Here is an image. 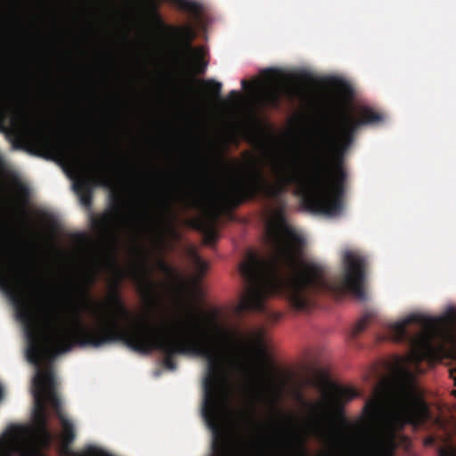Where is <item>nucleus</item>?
<instances>
[{"label": "nucleus", "instance_id": "f3484780", "mask_svg": "<svg viewBox=\"0 0 456 456\" xmlns=\"http://www.w3.org/2000/svg\"><path fill=\"white\" fill-rule=\"evenodd\" d=\"M192 226L203 234L204 243L212 246L218 239V232L216 227V217L198 218L191 222Z\"/></svg>", "mask_w": 456, "mask_h": 456}, {"label": "nucleus", "instance_id": "7ed1b4c3", "mask_svg": "<svg viewBox=\"0 0 456 456\" xmlns=\"http://www.w3.org/2000/svg\"><path fill=\"white\" fill-rule=\"evenodd\" d=\"M212 334L203 331L196 322H186L190 331L172 334L167 327L152 324L137 326L133 331L121 330L117 322L80 338L82 344L101 347L115 342H122L130 349L148 354L156 350L163 355L164 366L176 369L177 354H193L207 360V371L203 379L204 398L202 416L213 435L212 449L216 456H232L231 444L220 426L221 385L228 352L233 347L228 330L214 318H208Z\"/></svg>", "mask_w": 456, "mask_h": 456}, {"label": "nucleus", "instance_id": "5701e85b", "mask_svg": "<svg viewBox=\"0 0 456 456\" xmlns=\"http://www.w3.org/2000/svg\"><path fill=\"white\" fill-rule=\"evenodd\" d=\"M257 381L261 388L271 381L270 373L263 363H260L256 368ZM259 395H263L262 389L259 391Z\"/></svg>", "mask_w": 456, "mask_h": 456}, {"label": "nucleus", "instance_id": "bb28decb", "mask_svg": "<svg viewBox=\"0 0 456 456\" xmlns=\"http://www.w3.org/2000/svg\"><path fill=\"white\" fill-rule=\"evenodd\" d=\"M193 261L200 274H204L208 270V264L197 254L193 253Z\"/></svg>", "mask_w": 456, "mask_h": 456}, {"label": "nucleus", "instance_id": "6ab92c4d", "mask_svg": "<svg viewBox=\"0 0 456 456\" xmlns=\"http://www.w3.org/2000/svg\"><path fill=\"white\" fill-rule=\"evenodd\" d=\"M13 184L18 200L22 206H26L28 203L30 197V191L28 186L18 180L14 181Z\"/></svg>", "mask_w": 456, "mask_h": 456}, {"label": "nucleus", "instance_id": "c756f323", "mask_svg": "<svg viewBox=\"0 0 456 456\" xmlns=\"http://www.w3.org/2000/svg\"><path fill=\"white\" fill-rule=\"evenodd\" d=\"M298 77L300 80H302L304 82H307V83L314 82V77L310 73H307V72L301 73Z\"/></svg>", "mask_w": 456, "mask_h": 456}, {"label": "nucleus", "instance_id": "20e7f679", "mask_svg": "<svg viewBox=\"0 0 456 456\" xmlns=\"http://www.w3.org/2000/svg\"><path fill=\"white\" fill-rule=\"evenodd\" d=\"M38 285L30 275L28 265L7 258L5 252L0 250V289L12 302L18 320L22 323L27 339V357L36 366L33 378L34 419L38 433L49 444L53 434L48 428L46 404L53 407L51 395L61 400L56 393V380L53 361L58 355L51 344L45 345L39 321L32 310L29 299L24 289L25 285Z\"/></svg>", "mask_w": 456, "mask_h": 456}, {"label": "nucleus", "instance_id": "ea45409f", "mask_svg": "<svg viewBox=\"0 0 456 456\" xmlns=\"http://www.w3.org/2000/svg\"><path fill=\"white\" fill-rule=\"evenodd\" d=\"M434 442H435V441H434V439H433V438H428V439L426 440V444H427V445H431V444H434Z\"/></svg>", "mask_w": 456, "mask_h": 456}, {"label": "nucleus", "instance_id": "72a5a7b5", "mask_svg": "<svg viewBox=\"0 0 456 456\" xmlns=\"http://www.w3.org/2000/svg\"><path fill=\"white\" fill-rule=\"evenodd\" d=\"M229 97L232 99V101L236 102L240 98V94L238 91H236V90H232V91L230 92Z\"/></svg>", "mask_w": 456, "mask_h": 456}, {"label": "nucleus", "instance_id": "2eb2a0df", "mask_svg": "<svg viewBox=\"0 0 456 456\" xmlns=\"http://www.w3.org/2000/svg\"><path fill=\"white\" fill-rule=\"evenodd\" d=\"M286 421L290 424L293 420V416L281 413ZM286 440L285 444L289 452V456H308L305 442L306 436L305 435L296 432L290 425L282 429Z\"/></svg>", "mask_w": 456, "mask_h": 456}, {"label": "nucleus", "instance_id": "6e6552de", "mask_svg": "<svg viewBox=\"0 0 456 456\" xmlns=\"http://www.w3.org/2000/svg\"><path fill=\"white\" fill-rule=\"evenodd\" d=\"M411 324H418L427 328L431 325V320L421 314H411L400 322L389 324L387 332L379 335L378 341L391 340L395 343L405 344L410 351L403 361L419 371L422 362L433 363L439 360L444 346L435 345L434 334L429 331H418L411 334L408 330Z\"/></svg>", "mask_w": 456, "mask_h": 456}, {"label": "nucleus", "instance_id": "e433bc0d", "mask_svg": "<svg viewBox=\"0 0 456 456\" xmlns=\"http://www.w3.org/2000/svg\"><path fill=\"white\" fill-rule=\"evenodd\" d=\"M315 428L318 430V431H322V422L320 419L316 420L315 421Z\"/></svg>", "mask_w": 456, "mask_h": 456}, {"label": "nucleus", "instance_id": "aec40b11", "mask_svg": "<svg viewBox=\"0 0 456 456\" xmlns=\"http://www.w3.org/2000/svg\"><path fill=\"white\" fill-rule=\"evenodd\" d=\"M175 3L180 9L186 11L187 12L192 15H200L201 12V6L196 2L190 0H171Z\"/></svg>", "mask_w": 456, "mask_h": 456}, {"label": "nucleus", "instance_id": "cd10ccee", "mask_svg": "<svg viewBox=\"0 0 456 456\" xmlns=\"http://www.w3.org/2000/svg\"><path fill=\"white\" fill-rule=\"evenodd\" d=\"M239 417L240 419L246 421L248 424H251L253 422H256L255 417H256V411L255 409L252 408L248 413H244L242 411L239 412Z\"/></svg>", "mask_w": 456, "mask_h": 456}, {"label": "nucleus", "instance_id": "2f4dec72", "mask_svg": "<svg viewBox=\"0 0 456 456\" xmlns=\"http://www.w3.org/2000/svg\"><path fill=\"white\" fill-rule=\"evenodd\" d=\"M444 339H446L448 342L452 344L456 343V335L452 332H446L444 334Z\"/></svg>", "mask_w": 456, "mask_h": 456}, {"label": "nucleus", "instance_id": "c85d7f7f", "mask_svg": "<svg viewBox=\"0 0 456 456\" xmlns=\"http://www.w3.org/2000/svg\"><path fill=\"white\" fill-rule=\"evenodd\" d=\"M438 456H456V447H441Z\"/></svg>", "mask_w": 456, "mask_h": 456}, {"label": "nucleus", "instance_id": "ddd939ff", "mask_svg": "<svg viewBox=\"0 0 456 456\" xmlns=\"http://www.w3.org/2000/svg\"><path fill=\"white\" fill-rule=\"evenodd\" d=\"M141 259L137 268L131 270L129 276L136 282L139 292L145 303L153 309L158 305L159 285L152 279V269L149 265L150 255L143 248L136 247Z\"/></svg>", "mask_w": 456, "mask_h": 456}, {"label": "nucleus", "instance_id": "9b49d317", "mask_svg": "<svg viewBox=\"0 0 456 456\" xmlns=\"http://www.w3.org/2000/svg\"><path fill=\"white\" fill-rule=\"evenodd\" d=\"M360 393L354 387L333 385L331 393L327 403H314L311 404L312 410L322 419H330V411H334L339 419L343 428L347 432L359 431L361 427L353 425L343 415L344 404L359 397Z\"/></svg>", "mask_w": 456, "mask_h": 456}, {"label": "nucleus", "instance_id": "58836bf2", "mask_svg": "<svg viewBox=\"0 0 456 456\" xmlns=\"http://www.w3.org/2000/svg\"><path fill=\"white\" fill-rule=\"evenodd\" d=\"M188 314L190 315V317H194L196 315V312L192 307H189Z\"/></svg>", "mask_w": 456, "mask_h": 456}, {"label": "nucleus", "instance_id": "dca6fc26", "mask_svg": "<svg viewBox=\"0 0 456 456\" xmlns=\"http://www.w3.org/2000/svg\"><path fill=\"white\" fill-rule=\"evenodd\" d=\"M50 396L53 402V409L54 410L62 426V448L68 451L76 438L74 425L63 415L61 400H57L54 398V396H53V395Z\"/></svg>", "mask_w": 456, "mask_h": 456}, {"label": "nucleus", "instance_id": "7c9ffc66", "mask_svg": "<svg viewBox=\"0 0 456 456\" xmlns=\"http://www.w3.org/2000/svg\"><path fill=\"white\" fill-rule=\"evenodd\" d=\"M20 433V428L18 427H11L8 429V436H11L12 439H16Z\"/></svg>", "mask_w": 456, "mask_h": 456}, {"label": "nucleus", "instance_id": "423d86ee", "mask_svg": "<svg viewBox=\"0 0 456 456\" xmlns=\"http://www.w3.org/2000/svg\"><path fill=\"white\" fill-rule=\"evenodd\" d=\"M11 100L12 98L10 94H5L0 97V131L13 138L14 147L21 148L24 143H31L85 168L93 175L96 184L106 188L111 187L110 168L105 162L98 159L89 162L88 154L78 143L55 140L44 126L32 125L29 116L23 109V104L20 101L11 104ZM4 165V158L0 155V167Z\"/></svg>", "mask_w": 456, "mask_h": 456}, {"label": "nucleus", "instance_id": "f8f14e48", "mask_svg": "<svg viewBox=\"0 0 456 456\" xmlns=\"http://www.w3.org/2000/svg\"><path fill=\"white\" fill-rule=\"evenodd\" d=\"M149 230L155 233L156 242L162 252L167 245V237L179 239L180 235L175 226V215L170 197L166 195L158 201V212L154 215L147 212Z\"/></svg>", "mask_w": 456, "mask_h": 456}, {"label": "nucleus", "instance_id": "f704fd0d", "mask_svg": "<svg viewBox=\"0 0 456 456\" xmlns=\"http://www.w3.org/2000/svg\"><path fill=\"white\" fill-rule=\"evenodd\" d=\"M189 200H190V205L191 206H195L196 204H198L199 202V199L196 195L192 194V193H190L187 195Z\"/></svg>", "mask_w": 456, "mask_h": 456}, {"label": "nucleus", "instance_id": "393cba45", "mask_svg": "<svg viewBox=\"0 0 456 456\" xmlns=\"http://www.w3.org/2000/svg\"><path fill=\"white\" fill-rule=\"evenodd\" d=\"M254 347L259 354V355L264 358L265 356V342H264V334L262 331L257 332L255 335L254 338Z\"/></svg>", "mask_w": 456, "mask_h": 456}, {"label": "nucleus", "instance_id": "9d476101", "mask_svg": "<svg viewBox=\"0 0 456 456\" xmlns=\"http://www.w3.org/2000/svg\"><path fill=\"white\" fill-rule=\"evenodd\" d=\"M153 17L157 27L172 39L178 41L183 53L193 61L195 71L198 74L205 73L208 62L204 60L205 49L202 46L193 47L191 41L195 38L194 29L190 25L176 27L166 24L157 11H153Z\"/></svg>", "mask_w": 456, "mask_h": 456}, {"label": "nucleus", "instance_id": "473e14b6", "mask_svg": "<svg viewBox=\"0 0 456 456\" xmlns=\"http://www.w3.org/2000/svg\"><path fill=\"white\" fill-rule=\"evenodd\" d=\"M43 221L46 224H49V225H52L53 224V219H52V216L51 215L47 214V213H45V212H42L40 214Z\"/></svg>", "mask_w": 456, "mask_h": 456}, {"label": "nucleus", "instance_id": "79ce46f5", "mask_svg": "<svg viewBox=\"0 0 456 456\" xmlns=\"http://www.w3.org/2000/svg\"><path fill=\"white\" fill-rule=\"evenodd\" d=\"M455 384H456V379H455Z\"/></svg>", "mask_w": 456, "mask_h": 456}, {"label": "nucleus", "instance_id": "b1692460", "mask_svg": "<svg viewBox=\"0 0 456 456\" xmlns=\"http://www.w3.org/2000/svg\"><path fill=\"white\" fill-rule=\"evenodd\" d=\"M372 317H373V314L371 313H366L361 318V320L356 323V325L354 327V336H357L358 334H360L366 329L367 325L369 324V322H370Z\"/></svg>", "mask_w": 456, "mask_h": 456}, {"label": "nucleus", "instance_id": "f03ea898", "mask_svg": "<svg viewBox=\"0 0 456 456\" xmlns=\"http://www.w3.org/2000/svg\"><path fill=\"white\" fill-rule=\"evenodd\" d=\"M384 117L370 106H360L355 115L342 109L331 129L320 134L318 150L322 153L313 163L307 175L288 172L274 163V181H267L263 173L255 169L248 181H237L218 193L219 199L228 206L237 207L258 196L278 200L294 185L302 206L309 212L329 216L340 215L344 208L347 172L345 158L353 146L358 130L362 126L382 122Z\"/></svg>", "mask_w": 456, "mask_h": 456}, {"label": "nucleus", "instance_id": "39448f33", "mask_svg": "<svg viewBox=\"0 0 456 456\" xmlns=\"http://www.w3.org/2000/svg\"><path fill=\"white\" fill-rule=\"evenodd\" d=\"M116 278L111 282L108 295V302L98 305V308L94 311V315L98 318L94 325L84 323L81 318V303L90 302V289L96 281V274L90 273L86 277V283L83 286H72V294L69 293L66 301V306L70 314L71 325H68L59 316L48 323V332L44 337L45 342L51 344L57 354H63L71 350L74 346H91L92 345L82 344L80 338L90 332L103 329L112 322L118 323L121 330L133 331L137 326L151 324L149 322L134 324L132 327L125 328L121 324V320H128L132 317V313L127 308L120 292V286L126 273L113 264Z\"/></svg>", "mask_w": 456, "mask_h": 456}, {"label": "nucleus", "instance_id": "a211bd4d", "mask_svg": "<svg viewBox=\"0 0 456 456\" xmlns=\"http://www.w3.org/2000/svg\"><path fill=\"white\" fill-rule=\"evenodd\" d=\"M75 187L80 194V200L82 204L86 208H90L93 200L91 179L81 180L76 183Z\"/></svg>", "mask_w": 456, "mask_h": 456}, {"label": "nucleus", "instance_id": "a19ab883", "mask_svg": "<svg viewBox=\"0 0 456 456\" xmlns=\"http://www.w3.org/2000/svg\"><path fill=\"white\" fill-rule=\"evenodd\" d=\"M3 396H4V391H3L2 387L0 386V401L2 400Z\"/></svg>", "mask_w": 456, "mask_h": 456}, {"label": "nucleus", "instance_id": "c9c22d12", "mask_svg": "<svg viewBox=\"0 0 456 456\" xmlns=\"http://www.w3.org/2000/svg\"><path fill=\"white\" fill-rule=\"evenodd\" d=\"M99 452L93 448V447H90L87 452H86V455L87 456H96V454L98 453Z\"/></svg>", "mask_w": 456, "mask_h": 456}, {"label": "nucleus", "instance_id": "1a4fd4ad", "mask_svg": "<svg viewBox=\"0 0 456 456\" xmlns=\"http://www.w3.org/2000/svg\"><path fill=\"white\" fill-rule=\"evenodd\" d=\"M266 83L260 93V101L265 107L278 109L285 97L289 102H306L310 99L309 90L303 85L284 86L281 80L282 74L276 69L265 71Z\"/></svg>", "mask_w": 456, "mask_h": 456}, {"label": "nucleus", "instance_id": "412c9836", "mask_svg": "<svg viewBox=\"0 0 456 456\" xmlns=\"http://www.w3.org/2000/svg\"><path fill=\"white\" fill-rule=\"evenodd\" d=\"M331 86L345 97H350L353 94L351 86L345 80L334 77L330 81Z\"/></svg>", "mask_w": 456, "mask_h": 456}, {"label": "nucleus", "instance_id": "4be33fe9", "mask_svg": "<svg viewBox=\"0 0 456 456\" xmlns=\"http://www.w3.org/2000/svg\"><path fill=\"white\" fill-rule=\"evenodd\" d=\"M202 83L208 87L209 97L212 100L221 99L222 84L214 79L203 80Z\"/></svg>", "mask_w": 456, "mask_h": 456}, {"label": "nucleus", "instance_id": "4468645a", "mask_svg": "<svg viewBox=\"0 0 456 456\" xmlns=\"http://www.w3.org/2000/svg\"><path fill=\"white\" fill-rule=\"evenodd\" d=\"M92 227L105 238L117 242L120 230L127 224L123 213L122 202L114 197L110 208L100 216H91Z\"/></svg>", "mask_w": 456, "mask_h": 456}, {"label": "nucleus", "instance_id": "0eeeda50", "mask_svg": "<svg viewBox=\"0 0 456 456\" xmlns=\"http://www.w3.org/2000/svg\"><path fill=\"white\" fill-rule=\"evenodd\" d=\"M363 413L370 422L383 424L381 429L371 434L367 456H394L397 431L407 424L419 426L429 416L426 403L405 387L391 397L388 406L381 394L367 400Z\"/></svg>", "mask_w": 456, "mask_h": 456}, {"label": "nucleus", "instance_id": "4c0bfd02", "mask_svg": "<svg viewBox=\"0 0 456 456\" xmlns=\"http://www.w3.org/2000/svg\"><path fill=\"white\" fill-rule=\"evenodd\" d=\"M241 86L242 88L247 89L248 87L251 86V85L246 79H243L241 80Z\"/></svg>", "mask_w": 456, "mask_h": 456}, {"label": "nucleus", "instance_id": "a878e982", "mask_svg": "<svg viewBox=\"0 0 456 456\" xmlns=\"http://www.w3.org/2000/svg\"><path fill=\"white\" fill-rule=\"evenodd\" d=\"M157 268L167 276H174L175 274V269L167 264L162 257H159L156 262Z\"/></svg>", "mask_w": 456, "mask_h": 456}, {"label": "nucleus", "instance_id": "f257e3e1", "mask_svg": "<svg viewBox=\"0 0 456 456\" xmlns=\"http://www.w3.org/2000/svg\"><path fill=\"white\" fill-rule=\"evenodd\" d=\"M265 240L273 252L268 260L250 252L240 265L246 287L237 305L239 314H265V302L272 296L285 297L298 311L313 307L315 297L322 292H348L360 301L367 300L362 286L366 259L357 252L346 251L343 273L338 280L330 281L324 265L301 259L305 240L287 224L283 202L274 209L266 226Z\"/></svg>", "mask_w": 456, "mask_h": 456}]
</instances>
